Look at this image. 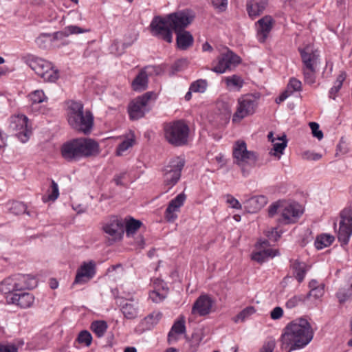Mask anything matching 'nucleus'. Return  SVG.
I'll return each mask as SVG.
<instances>
[{"label": "nucleus", "instance_id": "obj_46", "mask_svg": "<svg viewBox=\"0 0 352 352\" xmlns=\"http://www.w3.org/2000/svg\"><path fill=\"white\" fill-rule=\"evenodd\" d=\"M257 156L256 153L247 151L246 144L245 142H243V164L247 163L251 166H253L255 164Z\"/></svg>", "mask_w": 352, "mask_h": 352}, {"label": "nucleus", "instance_id": "obj_17", "mask_svg": "<svg viewBox=\"0 0 352 352\" xmlns=\"http://www.w3.org/2000/svg\"><path fill=\"white\" fill-rule=\"evenodd\" d=\"M213 302V300L209 296L206 294L201 295L194 302L191 314L199 316H206L210 313Z\"/></svg>", "mask_w": 352, "mask_h": 352}, {"label": "nucleus", "instance_id": "obj_25", "mask_svg": "<svg viewBox=\"0 0 352 352\" xmlns=\"http://www.w3.org/2000/svg\"><path fill=\"white\" fill-rule=\"evenodd\" d=\"M258 93L243 95V117L253 115L258 104Z\"/></svg>", "mask_w": 352, "mask_h": 352}, {"label": "nucleus", "instance_id": "obj_27", "mask_svg": "<svg viewBox=\"0 0 352 352\" xmlns=\"http://www.w3.org/2000/svg\"><path fill=\"white\" fill-rule=\"evenodd\" d=\"M268 0H250L247 2L246 9L252 19L260 16L265 10Z\"/></svg>", "mask_w": 352, "mask_h": 352}, {"label": "nucleus", "instance_id": "obj_31", "mask_svg": "<svg viewBox=\"0 0 352 352\" xmlns=\"http://www.w3.org/2000/svg\"><path fill=\"white\" fill-rule=\"evenodd\" d=\"M291 267L294 270V276L298 283H302L305 277L308 266L305 262L299 260L291 261Z\"/></svg>", "mask_w": 352, "mask_h": 352}, {"label": "nucleus", "instance_id": "obj_32", "mask_svg": "<svg viewBox=\"0 0 352 352\" xmlns=\"http://www.w3.org/2000/svg\"><path fill=\"white\" fill-rule=\"evenodd\" d=\"M185 332V318L184 316H180V318L174 322L170 331L168 334V343H171L172 342H175L177 340L175 334H182L184 333Z\"/></svg>", "mask_w": 352, "mask_h": 352}, {"label": "nucleus", "instance_id": "obj_42", "mask_svg": "<svg viewBox=\"0 0 352 352\" xmlns=\"http://www.w3.org/2000/svg\"><path fill=\"white\" fill-rule=\"evenodd\" d=\"M316 68H302L304 81L309 85H313L316 82Z\"/></svg>", "mask_w": 352, "mask_h": 352}, {"label": "nucleus", "instance_id": "obj_38", "mask_svg": "<svg viewBox=\"0 0 352 352\" xmlns=\"http://www.w3.org/2000/svg\"><path fill=\"white\" fill-rule=\"evenodd\" d=\"M334 239V236L331 234H322L316 237L315 246L318 250H322L324 248L331 245Z\"/></svg>", "mask_w": 352, "mask_h": 352}, {"label": "nucleus", "instance_id": "obj_21", "mask_svg": "<svg viewBox=\"0 0 352 352\" xmlns=\"http://www.w3.org/2000/svg\"><path fill=\"white\" fill-rule=\"evenodd\" d=\"M153 285V289L150 292L149 298L153 302L160 303L166 298L168 289L165 283L160 279H155Z\"/></svg>", "mask_w": 352, "mask_h": 352}, {"label": "nucleus", "instance_id": "obj_8", "mask_svg": "<svg viewBox=\"0 0 352 352\" xmlns=\"http://www.w3.org/2000/svg\"><path fill=\"white\" fill-rule=\"evenodd\" d=\"M184 166V161L179 157L173 159L164 170V183L168 186V192L179 181L181 172Z\"/></svg>", "mask_w": 352, "mask_h": 352}, {"label": "nucleus", "instance_id": "obj_24", "mask_svg": "<svg viewBox=\"0 0 352 352\" xmlns=\"http://www.w3.org/2000/svg\"><path fill=\"white\" fill-rule=\"evenodd\" d=\"M257 36L260 42L263 43L267 38L273 25L272 16L267 15L259 19L257 23Z\"/></svg>", "mask_w": 352, "mask_h": 352}, {"label": "nucleus", "instance_id": "obj_48", "mask_svg": "<svg viewBox=\"0 0 352 352\" xmlns=\"http://www.w3.org/2000/svg\"><path fill=\"white\" fill-rule=\"evenodd\" d=\"M208 86V82L206 80L199 79L192 82L190 87V90L192 92L204 93Z\"/></svg>", "mask_w": 352, "mask_h": 352}, {"label": "nucleus", "instance_id": "obj_43", "mask_svg": "<svg viewBox=\"0 0 352 352\" xmlns=\"http://www.w3.org/2000/svg\"><path fill=\"white\" fill-rule=\"evenodd\" d=\"M59 196V190L58 184L52 181L51 189L48 191V195L45 197H43V200L44 202L52 201H54Z\"/></svg>", "mask_w": 352, "mask_h": 352}, {"label": "nucleus", "instance_id": "obj_20", "mask_svg": "<svg viewBox=\"0 0 352 352\" xmlns=\"http://www.w3.org/2000/svg\"><path fill=\"white\" fill-rule=\"evenodd\" d=\"M302 214V210L298 204L284 203L281 208V216L285 223L295 222Z\"/></svg>", "mask_w": 352, "mask_h": 352}, {"label": "nucleus", "instance_id": "obj_60", "mask_svg": "<svg viewBox=\"0 0 352 352\" xmlns=\"http://www.w3.org/2000/svg\"><path fill=\"white\" fill-rule=\"evenodd\" d=\"M213 6L219 11H224L227 6V0H211Z\"/></svg>", "mask_w": 352, "mask_h": 352}, {"label": "nucleus", "instance_id": "obj_51", "mask_svg": "<svg viewBox=\"0 0 352 352\" xmlns=\"http://www.w3.org/2000/svg\"><path fill=\"white\" fill-rule=\"evenodd\" d=\"M301 88H302L301 82L295 78H292L289 80V82L287 86V90L289 91V93L291 94H292L295 91H300Z\"/></svg>", "mask_w": 352, "mask_h": 352}, {"label": "nucleus", "instance_id": "obj_45", "mask_svg": "<svg viewBox=\"0 0 352 352\" xmlns=\"http://www.w3.org/2000/svg\"><path fill=\"white\" fill-rule=\"evenodd\" d=\"M135 142L133 135L131 138H129L121 142L117 148V155H122L124 151L131 148Z\"/></svg>", "mask_w": 352, "mask_h": 352}, {"label": "nucleus", "instance_id": "obj_29", "mask_svg": "<svg viewBox=\"0 0 352 352\" xmlns=\"http://www.w3.org/2000/svg\"><path fill=\"white\" fill-rule=\"evenodd\" d=\"M268 245L267 241L265 240L260 243V246L264 249L254 252L252 255V259L257 261L259 263H263L269 258H273L278 253V250L272 248H265Z\"/></svg>", "mask_w": 352, "mask_h": 352}, {"label": "nucleus", "instance_id": "obj_50", "mask_svg": "<svg viewBox=\"0 0 352 352\" xmlns=\"http://www.w3.org/2000/svg\"><path fill=\"white\" fill-rule=\"evenodd\" d=\"M142 223L134 219H131L126 224V232L127 235H130L131 234H133L136 230H138Z\"/></svg>", "mask_w": 352, "mask_h": 352}, {"label": "nucleus", "instance_id": "obj_61", "mask_svg": "<svg viewBox=\"0 0 352 352\" xmlns=\"http://www.w3.org/2000/svg\"><path fill=\"white\" fill-rule=\"evenodd\" d=\"M0 352H18V348L13 344H0Z\"/></svg>", "mask_w": 352, "mask_h": 352}, {"label": "nucleus", "instance_id": "obj_2", "mask_svg": "<svg viewBox=\"0 0 352 352\" xmlns=\"http://www.w3.org/2000/svg\"><path fill=\"white\" fill-rule=\"evenodd\" d=\"M67 116L68 123L72 129L85 134L90 133L94 124V117L90 111H84L81 102H69Z\"/></svg>", "mask_w": 352, "mask_h": 352}, {"label": "nucleus", "instance_id": "obj_22", "mask_svg": "<svg viewBox=\"0 0 352 352\" xmlns=\"http://www.w3.org/2000/svg\"><path fill=\"white\" fill-rule=\"evenodd\" d=\"M186 198L184 193H180L170 201L165 212V217L168 221L173 222L177 219V215L175 212H178L179 208L183 206Z\"/></svg>", "mask_w": 352, "mask_h": 352}, {"label": "nucleus", "instance_id": "obj_4", "mask_svg": "<svg viewBox=\"0 0 352 352\" xmlns=\"http://www.w3.org/2000/svg\"><path fill=\"white\" fill-rule=\"evenodd\" d=\"M164 131L166 140L173 146H181L188 143L190 129L183 120L165 124Z\"/></svg>", "mask_w": 352, "mask_h": 352}, {"label": "nucleus", "instance_id": "obj_1", "mask_svg": "<svg viewBox=\"0 0 352 352\" xmlns=\"http://www.w3.org/2000/svg\"><path fill=\"white\" fill-rule=\"evenodd\" d=\"M314 338V331L310 323L304 318L289 322L285 328L281 337L282 347H289L288 352L307 346Z\"/></svg>", "mask_w": 352, "mask_h": 352}, {"label": "nucleus", "instance_id": "obj_3", "mask_svg": "<svg viewBox=\"0 0 352 352\" xmlns=\"http://www.w3.org/2000/svg\"><path fill=\"white\" fill-rule=\"evenodd\" d=\"M37 285V280L30 274H14L6 278L0 283V292L8 296Z\"/></svg>", "mask_w": 352, "mask_h": 352}, {"label": "nucleus", "instance_id": "obj_49", "mask_svg": "<svg viewBox=\"0 0 352 352\" xmlns=\"http://www.w3.org/2000/svg\"><path fill=\"white\" fill-rule=\"evenodd\" d=\"M77 341L80 344H84L86 346H89L91 344L92 336L89 331L84 330L79 333L77 338Z\"/></svg>", "mask_w": 352, "mask_h": 352}, {"label": "nucleus", "instance_id": "obj_59", "mask_svg": "<svg viewBox=\"0 0 352 352\" xmlns=\"http://www.w3.org/2000/svg\"><path fill=\"white\" fill-rule=\"evenodd\" d=\"M275 348V342L274 340H268L265 342L260 352H273Z\"/></svg>", "mask_w": 352, "mask_h": 352}, {"label": "nucleus", "instance_id": "obj_62", "mask_svg": "<svg viewBox=\"0 0 352 352\" xmlns=\"http://www.w3.org/2000/svg\"><path fill=\"white\" fill-rule=\"evenodd\" d=\"M217 107L218 108H223L224 109V116L226 119H229L231 113V109L229 105L223 101H219L217 102Z\"/></svg>", "mask_w": 352, "mask_h": 352}, {"label": "nucleus", "instance_id": "obj_40", "mask_svg": "<svg viewBox=\"0 0 352 352\" xmlns=\"http://www.w3.org/2000/svg\"><path fill=\"white\" fill-rule=\"evenodd\" d=\"M346 74L345 72H341L334 82L333 87L329 91V97L335 99L336 94L342 86L343 81L345 80Z\"/></svg>", "mask_w": 352, "mask_h": 352}, {"label": "nucleus", "instance_id": "obj_57", "mask_svg": "<svg viewBox=\"0 0 352 352\" xmlns=\"http://www.w3.org/2000/svg\"><path fill=\"white\" fill-rule=\"evenodd\" d=\"M302 157L306 160L316 161L322 157V155L309 151H305L302 153Z\"/></svg>", "mask_w": 352, "mask_h": 352}, {"label": "nucleus", "instance_id": "obj_12", "mask_svg": "<svg viewBox=\"0 0 352 352\" xmlns=\"http://www.w3.org/2000/svg\"><path fill=\"white\" fill-rule=\"evenodd\" d=\"M239 63L240 57L232 52L228 51L219 56L218 62L217 65L213 67L212 71L218 74H223L226 72L227 69H232L235 67Z\"/></svg>", "mask_w": 352, "mask_h": 352}, {"label": "nucleus", "instance_id": "obj_41", "mask_svg": "<svg viewBox=\"0 0 352 352\" xmlns=\"http://www.w3.org/2000/svg\"><path fill=\"white\" fill-rule=\"evenodd\" d=\"M232 156L234 162L240 166L242 164V142L241 140H237L235 142L233 146Z\"/></svg>", "mask_w": 352, "mask_h": 352}, {"label": "nucleus", "instance_id": "obj_35", "mask_svg": "<svg viewBox=\"0 0 352 352\" xmlns=\"http://www.w3.org/2000/svg\"><path fill=\"white\" fill-rule=\"evenodd\" d=\"M87 32V30L82 29L76 25H69L64 28L63 31L57 32L54 34V39L58 40L64 37L68 36L70 34H80Z\"/></svg>", "mask_w": 352, "mask_h": 352}, {"label": "nucleus", "instance_id": "obj_33", "mask_svg": "<svg viewBox=\"0 0 352 352\" xmlns=\"http://www.w3.org/2000/svg\"><path fill=\"white\" fill-rule=\"evenodd\" d=\"M136 38V35H134L129 42L121 43L118 40H115L109 47L111 54L115 56H120L123 54L125 52V49L131 46Z\"/></svg>", "mask_w": 352, "mask_h": 352}, {"label": "nucleus", "instance_id": "obj_34", "mask_svg": "<svg viewBox=\"0 0 352 352\" xmlns=\"http://www.w3.org/2000/svg\"><path fill=\"white\" fill-rule=\"evenodd\" d=\"M276 140L280 141V142H274L273 143V148L269 152V154L280 159L287 145L286 135L283 134L282 136H278Z\"/></svg>", "mask_w": 352, "mask_h": 352}, {"label": "nucleus", "instance_id": "obj_18", "mask_svg": "<svg viewBox=\"0 0 352 352\" xmlns=\"http://www.w3.org/2000/svg\"><path fill=\"white\" fill-rule=\"evenodd\" d=\"M302 62V68H316L319 63V53L318 50H314L311 46H306L303 49L299 50Z\"/></svg>", "mask_w": 352, "mask_h": 352}, {"label": "nucleus", "instance_id": "obj_55", "mask_svg": "<svg viewBox=\"0 0 352 352\" xmlns=\"http://www.w3.org/2000/svg\"><path fill=\"white\" fill-rule=\"evenodd\" d=\"M283 202H276L271 205L268 209V214L270 217H274L277 213L281 214V208Z\"/></svg>", "mask_w": 352, "mask_h": 352}, {"label": "nucleus", "instance_id": "obj_5", "mask_svg": "<svg viewBox=\"0 0 352 352\" xmlns=\"http://www.w3.org/2000/svg\"><path fill=\"white\" fill-rule=\"evenodd\" d=\"M156 99L153 91L146 92L133 99L128 106V113L131 120L143 118L151 110L150 102Z\"/></svg>", "mask_w": 352, "mask_h": 352}, {"label": "nucleus", "instance_id": "obj_23", "mask_svg": "<svg viewBox=\"0 0 352 352\" xmlns=\"http://www.w3.org/2000/svg\"><path fill=\"white\" fill-rule=\"evenodd\" d=\"M120 309L127 319H135L138 316L139 301L138 299L129 298L120 303Z\"/></svg>", "mask_w": 352, "mask_h": 352}, {"label": "nucleus", "instance_id": "obj_39", "mask_svg": "<svg viewBox=\"0 0 352 352\" xmlns=\"http://www.w3.org/2000/svg\"><path fill=\"white\" fill-rule=\"evenodd\" d=\"M91 329L98 338H101L107 329V322L103 320L93 322L91 324Z\"/></svg>", "mask_w": 352, "mask_h": 352}, {"label": "nucleus", "instance_id": "obj_64", "mask_svg": "<svg viewBox=\"0 0 352 352\" xmlns=\"http://www.w3.org/2000/svg\"><path fill=\"white\" fill-rule=\"evenodd\" d=\"M226 202L233 208L239 209L241 208V204L234 197L228 195Z\"/></svg>", "mask_w": 352, "mask_h": 352}, {"label": "nucleus", "instance_id": "obj_54", "mask_svg": "<svg viewBox=\"0 0 352 352\" xmlns=\"http://www.w3.org/2000/svg\"><path fill=\"white\" fill-rule=\"evenodd\" d=\"M302 300L303 297L302 296H294L287 301L285 305L288 309H293Z\"/></svg>", "mask_w": 352, "mask_h": 352}, {"label": "nucleus", "instance_id": "obj_7", "mask_svg": "<svg viewBox=\"0 0 352 352\" xmlns=\"http://www.w3.org/2000/svg\"><path fill=\"white\" fill-rule=\"evenodd\" d=\"M338 239L341 245H346L352 235V205L345 208L340 214Z\"/></svg>", "mask_w": 352, "mask_h": 352}, {"label": "nucleus", "instance_id": "obj_47", "mask_svg": "<svg viewBox=\"0 0 352 352\" xmlns=\"http://www.w3.org/2000/svg\"><path fill=\"white\" fill-rule=\"evenodd\" d=\"M162 317L160 311H154L144 318V321L149 325V328L156 325Z\"/></svg>", "mask_w": 352, "mask_h": 352}, {"label": "nucleus", "instance_id": "obj_30", "mask_svg": "<svg viewBox=\"0 0 352 352\" xmlns=\"http://www.w3.org/2000/svg\"><path fill=\"white\" fill-rule=\"evenodd\" d=\"M193 37L188 31L177 32V46L181 50H186L193 44Z\"/></svg>", "mask_w": 352, "mask_h": 352}, {"label": "nucleus", "instance_id": "obj_11", "mask_svg": "<svg viewBox=\"0 0 352 352\" xmlns=\"http://www.w3.org/2000/svg\"><path fill=\"white\" fill-rule=\"evenodd\" d=\"M159 68L148 65L142 68L131 82V87L135 91H142L148 87V77L153 74H157Z\"/></svg>", "mask_w": 352, "mask_h": 352}, {"label": "nucleus", "instance_id": "obj_37", "mask_svg": "<svg viewBox=\"0 0 352 352\" xmlns=\"http://www.w3.org/2000/svg\"><path fill=\"white\" fill-rule=\"evenodd\" d=\"M225 82L226 85L227 89L232 91H240L241 87H242V80L241 76L238 75H232L230 76L226 77Z\"/></svg>", "mask_w": 352, "mask_h": 352}, {"label": "nucleus", "instance_id": "obj_15", "mask_svg": "<svg viewBox=\"0 0 352 352\" xmlns=\"http://www.w3.org/2000/svg\"><path fill=\"white\" fill-rule=\"evenodd\" d=\"M8 304L14 305L21 309L31 307L34 302V296L29 292H18L16 294L6 296Z\"/></svg>", "mask_w": 352, "mask_h": 352}, {"label": "nucleus", "instance_id": "obj_26", "mask_svg": "<svg viewBox=\"0 0 352 352\" xmlns=\"http://www.w3.org/2000/svg\"><path fill=\"white\" fill-rule=\"evenodd\" d=\"M61 153L63 157L69 161L81 158L76 139L64 144L61 148Z\"/></svg>", "mask_w": 352, "mask_h": 352}, {"label": "nucleus", "instance_id": "obj_52", "mask_svg": "<svg viewBox=\"0 0 352 352\" xmlns=\"http://www.w3.org/2000/svg\"><path fill=\"white\" fill-rule=\"evenodd\" d=\"M55 41L54 39V37L52 38L51 35L49 34H42L39 36H38L36 39V45L41 47V48H45L46 47V43H48L49 41Z\"/></svg>", "mask_w": 352, "mask_h": 352}, {"label": "nucleus", "instance_id": "obj_14", "mask_svg": "<svg viewBox=\"0 0 352 352\" xmlns=\"http://www.w3.org/2000/svg\"><path fill=\"white\" fill-rule=\"evenodd\" d=\"M80 155L82 157H95L100 153L99 144L91 138H77Z\"/></svg>", "mask_w": 352, "mask_h": 352}, {"label": "nucleus", "instance_id": "obj_19", "mask_svg": "<svg viewBox=\"0 0 352 352\" xmlns=\"http://www.w3.org/2000/svg\"><path fill=\"white\" fill-rule=\"evenodd\" d=\"M96 264L93 261L84 263L77 270L74 284H82L88 282L95 274Z\"/></svg>", "mask_w": 352, "mask_h": 352}, {"label": "nucleus", "instance_id": "obj_28", "mask_svg": "<svg viewBox=\"0 0 352 352\" xmlns=\"http://www.w3.org/2000/svg\"><path fill=\"white\" fill-rule=\"evenodd\" d=\"M267 203V198L263 195L253 196L245 200V211L248 213H255L261 210Z\"/></svg>", "mask_w": 352, "mask_h": 352}, {"label": "nucleus", "instance_id": "obj_36", "mask_svg": "<svg viewBox=\"0 0 352 352\" xmlns=\"http://www.w3.org/2000/svg\"><path fill=\"white\" fill-rule=\"evenodd\" d=\"M9 210L11 213L16 215L26 213L29 217H33L37 216L36 212L27 210V206L20 201H13L11 204Z\"/></svg>", "mask_w": 352, "mask_h": 352}, {"label": "nucleus", "instance_id": "obj_63", "mask_svg": "<svg viewBox=\"0 0 352 352\" xmlns=\"http://www.w3.org/2000/svg\"><path fill=\"white\" fill-rule=\"evenodd\" d=\"M283 314V309L280 307H276L271 311L270 316L273 320H278L282 317Z\"/></svg>", "mask_w": 352, "mask_h": 352}, {"label": "nucleus", "instance_id": "obj_9", "mask_svg": "<svg viewBox=\"0 0 352 352\" xmlns=\"http://www.w3.org/2000/svg\"><path fill=\"white\" fill-rule=\"evenodd\" d=\"M151 34L164 41L171 43L173 41L172 28L168 16H155L150 24Z\"/></svg>", "mask_w": 352, "mask_h": 352}, {"label": "nucleus", "instance_id": "obj_56", "mask_svg": "<svg viewBox=\"0 0 352 352\" xmlns=\"http://www.w3.org/2000/svg\"><path fill=\"white\" fill-rule=\"evenodd\" d=\"M309 126L311 129L313 135L319 140H322L323 138V133L322 131L319 129V124L316 122H310Z\"/></svg>", "mask_w": 352, "mask_h": 352}, {"label": "nucleus", "instance_id": "obj_58", "mask_svg": "<svg viewBox=\"0 0 352 352\" xmlns=\"http://www.w3.org/2000/svg\"><path fill=\"white\" fill-rule=\"evenodd\" d=\"M324 285L320 284V287L311 289L307 294V297L313 296L314 298L317 299L322 297L324 294Z\"/></svg>", "mask_w": 352, "mask_h": 352}, {"label": "nucleus", "instance_id": "obj_6", "mask_svg": "<svg viewBox=\"0 0 352 352\" xmlns=\"http://www.w3.org/2000/svg\"><path fill=\"white\" fill-rule=\"evenodd\" d=\"M29 66L45 81L55 82L59 77L58 70L52 63L38 57H32L28 60Z\"/></svg>", "mask_w": 352, "mask_h": 352}, {"label": "nucleus", "instance_id": "obj_44", "mask_svg": "<svg viewBox=\"0 0 352 352\" xmlns=\"http://www.w3.org/2000/svg\"><path fill=\"white\" fill-rule=\"evenodd\" d=\"M30 99L32 102V107L36 104L41 103L47 100L44 92L42 90H36L30 95Z\"/></svg>", "mask_w": 352, "mask_h": 352}, {"label": "nucleus", "instance_id": "obj_16", "mask_svg": "<svg viewBox=\"0 0 352 352\" xmlns=\"http://www.w3.org/2000/svg\"><path fill=\"white\" fill-rule=\"evenodd\" d=\"M102 230L110 239L116 241L120 239L124 234V223L118 218H113L103 226Z\"/></svg>", "mask_w": 352, "mask_h": 352}, {"label": "nucleus", "instance_id": "obj_13", "mask_svg": "<svg viewBox=\"0 0 352 352\" xmlns=\"http://www.w3.org/2000/svg\"><path fill=\"white\" fill-rule=\"evenodd\" d=\"M170 25L176 32H182L193 20V16L186 11H179L168 15Z\"/></svg>", "mask_w": 352, "mask_h": 352}, {"label": "nucleus", "instance_id": "obj_53", "mask_svg": "<svg viewBox=\"0 0 352 352\" xmlns=\"http://www.w3.org/2000/svg\"><path fill=\"white\" fill-rule=\"evenodd\" d=\"M242 119V100L238 99V107L237 110L233 116L232 122L234 124H239Z\"/></svg>", "mask_w": 352, "mask_h": 352}, {"label": "nucleus", "instance_id": "obj_10", "mask_svg": "<svg viewBox=\"0 0 352 352\" xmlns=\"http://www.w3.org/2000/svg\"><path fill=\"white\" fill-rule=\"evenodd\" d=\"M28 118L24 115L14 116L11 118L10 127L16 131V135L23 143L26 142L31 133V130L28 126Z\"/></svg>", "mask_w": 352, "mask_h": 352}]
</instances>
